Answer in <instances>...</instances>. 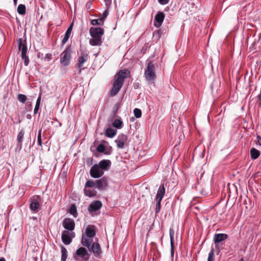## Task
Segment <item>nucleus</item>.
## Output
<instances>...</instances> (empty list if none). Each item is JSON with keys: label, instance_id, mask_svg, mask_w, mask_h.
Returning <instances> with one entry per match:
<instances>
[{"label": "nucleus", "instance_id": "41", "mask_svg": "<svg viewBox=\"0 0 261 261\" xmlns=\"http://www.w3.org/2000/svg\"><path fill=\"white\" fill-rule=\"evenodd\" d=\"M158 2L161 5H164L168 4L169 0H158Z\"/></svg>", "mask_w": 261, "mask_h": 261}, {"label": "nucleus", "instance_id": "9", "mask_svg": "<svg viewBox=\"0 0 261 261\" xmlns=\"http://www.w3.org/2000/svg\"><path fill=\"white\" fill-rule=\"evenodd\" d=\"M71 49L69 48H67L62 52L60 59V63L62 65L67 66L69 64L71 58Z\"/></svg>", "mask_w": 261, "mask_h": 261}, {"label": "nucleus", "instance_id": "34", "mask_svg": "<svg viewBox=\"0 0 261 261\" xmlns=\"http://www.w3.org/2000/svg\"><path fill=\"white\" fill-rule=\"evenodd\" d=\"M17 99L18 101L22 103H25L27 99V96L22 94H19L17 95Z\"/></svg>", "mask_w": 261, "mask_h": 261}, {"label": "nucleus", "instance_id": "45", "mask_svg": "<svg viewBox=\"0 0 261 261\" xmlns=\"http://www.w3.org/2000/svg\"><path fill=\"white\" fill-rule=\"evenodd\" d=\"M258 98L259 100L260 101V102L259 104V107H260V109H261V90H260V94L258 96Z\"/></svg>", "mask_w": 261, "mask_h": 261}, {"label": "nucleus", "instance_id": "47", "mask_svg": "<svg viewBox=\"0 0 261 261\" xmlns=\"http://www.w3.org/2000/svg\"><path fill=\"white\" fill-rule=\"evenodd\" d=\"M239 261H244L243 258H241Z\"/></svg>", "mask_w": 261, "mask_h": 261}, {"label": "nucleus", "instance_id": "18", "mask_svg": "<svg viewBox=\"0 0 261 261\" xmlns=\"http://www.w3.org/2000/svg\"><path fill=\"white\" fill-rule=\"evenodd\" d=\"M17 44L19 50L21 51V55L26 54L28 51V47L25 41L21 38H19L17 40Z\"/></svg>", "mask_w": 261, "mask_h": 261}, {"label": "nucleus", "instance_id": "7", "mask_svg": "<svg viewBox=\"0 0 261 261\" xmlns=\"http://www.w3.org/2000/svg\"><path fill=\"white\" fill-rule=\"evenodd\" d=\"M89 58L88 54L85 50H81L77 58V62L76 66L79 70V73L81 74L82 70L84 68L83 65L86 62Z\"/></svg>", "mask_w": 261, "mask_h": 261}, {"label": "nucleus", "instance_id": "2", "mask_svg": "<svg viewBox=\"0 0 261 261\" xmlns=\"http://www.w3.org/2000/svg\"><path fill=\"white\" fill-rule=\"evenodd\" d=\"M89 33L92 39L89 40V44L92 46H100L102 43V36L104 34V30L101 28L91 27Z\"/></svg>", "mask_w": 261, "mask_h": 261}, {"label": "nucleus", "instance_id": "14", "mask_svg": "<svg viewBox=\"0 0 261 261\" xmlns=\"http://www.w3.org/2000/svg\"><path fill=\"white\" fill-rule=\"evenodd\" d=\"M95 188L100 190H105L108 187V181L106 177L103 176L95 181Z\"/></svg>", "mask_w": 261, "mask_h": 261}, {"label": "nucleus", "instance_id": "15", "mask_svg": "<svg viewBox=\"0 0 261 261\" xmlns=\"http://www.w3.org/2000/svg\"><path fill=\"white\" fill-rule=\"evenodd\" d=\"M63 226L67 231H73L75 228V223L73 220L70 218H65L63 222Z\"/></svg>", "mask_w": 261, "mask_h": 261}, {"label": "nucleus", "instance_id": "12", "mask_svg": "<svg viewBox=\"0 0 261 261\" xmlns=\"http://www.w3.org/2000/svg\"><path fill=\"white\" fill-rule=\"evenodd\" d=\"M87 247L89 251L93 253L96 257L100 256L102 253L101 247L98 242L90 244L89 246Z\"/></svg>", "mask_w": 261, "mask_h": 261}, {"label": "nucleus", "instance_id": "50", "mask_svg": "<svg viewBox=\"0 0 261 261\" xmlns=\"http://www.w3.org/2000/svg\"><path fill=\"white\" fill-rule=\"evenodd\" d=\"M16 1H17V0H14V2L15 3H16Z\"/></svg>", "mask_w": 261, "mask_h": 261}, {"label": "nucleus", "instance_id": "11", "mask_svg": "<svg viewBox=\"0 0 261 261\" xmlns=\"http://www.w3.org/2000/svg\"><path fill=\"white\" fill-rule=\"evenodd\" d=\"M41 203V199L40 196H33L31 199L30 208L34 213L38 211Z\"/></svg>", "mask_w": 261, "mask_h": 261}, {"label": "nucleus", "instance_id": "8", "mask_svg": "<svg viewBox=\"0 0 261 261\" xmlns=\"http://www.w3.org/2000/svg\"><path fill=\"white\" fill-rule=\"evenodd\" d=\"M75 236V232L72 231L63 230L62 233L61 239L62 242L66 245H69Z\"/></svg>", "mask_w": 261, "mask_h": 261}, {"label": "nucleus", "instance_id": "26", "mask_svg": "<svg viewBox=\"0 0 261 261\" xmlns=\"http://www.w3.org/2000/svg\"><path fill=\"white\" fill-rule=\"evenodd\" d=\"M260 151L257 149L252 148L250 150L251 158L253 160H256L260 155Z\"/></svg>", "mask_w": 261, "mask_h": 261}, {"label": "nucleus", "instance_id": "39", "mask_svg": "<svg viewBox=\"0 0 261 261\" xmlns=\"http://www.w3.org/2000/svg\"><path fill=\"white\" fill-rule=\"evenodd\" d=\"M37 143L40 146H42L41 130H40L38 132V135L37 136Z\"/></svg>", "mask_w": 261, "mask_h": 261}, {"label": "nucleus", "instance_id": "6", "mask_svg": "<svg viewBox=\"0 0 261 261\" xmlns=\"http://www.w3.org/2000/svg\"><path fill=\"white\" fill-rule=\"evenodd\" d=\"M74 258L75 261H88L89 254L86 249L84 247H80L76 251Z\"/></svg>", "mask_w": 261, "mask_h": 261}, {"label": "nucleus", "instance_id": "44", "mask_svg": "<svg viewBox=\"0 0 261 261\" xmlns=\"http://www.w3.org/2000/svg\"><path fill=\"white\" fill-rule=\"evenodd\" d=\"M92 2L89 1V2H88L86 4V7L87 9H89L91 8V6H92Z\"/></svg>", "mask_w": 261, "mask_h": 261}, {"label": "nucleus", "instance_id": "28", "mask_svg": "<svg viewBox=\"0 0 261 261\" xmlns=\"http://www.w3.org/2000/svg\"><path fill=\"white\" fill-rule=\"evenodd\" d=\"M69 213L74 217L77 216V210L75 205L71 204L69 208Z\"/></svg>", "mask_w": 261, "mask_h": 261}, {"label": "nucleus", "instance_id": "40", "mask_svg": "<svg viewBox=\"0 0 261 261\" xmlns=\"http://www.w3.org/2000/svg\"><path fill=\"white\" fill-rule=\"evenodd\" d=\"M53 58V56L51 54H47L45 55L44 59L47 61H50Z\"/></svg>", "mask_w": 261, "mask_h": 261}, {"label": "nucleus", "instance_id": "23", "mask_svg": "<svg viewBox=\"0 0 261 261\" xmlns=\"http://www.w3.org/2000/svg\"><path fill=\"white\" fill-rule=\"evenodd\" d=\"M111 163V161L109 160H103L100 161L97 165L102 171H104L110 166Z\"/></svg>", "mask_w": 261, "mask_h": 261}, {"label": "nucleus", "instance_id": "37", "mask_svg": "<svg viewBox=\"0 0 261 261\" xmlns=\"http://www.w3.org/2000/svg\"><path fill=\"white\" fill-rule=\"evenodd\" d=\"M207 261H214V249L213 248L208 253Z\"/></svg>", "mask_w": 261, "mask_h": 261}, {"label": "nucleus", "instance_id": "19", "mask_svg": "<svg viewBox=\"0 0 261 261\" xmlns=\"http://www.w3.org/2000/svg\"><path fill=\"white\" fill-rule=\"evenodd\" d=\"M95 226L93 225H88L85 229V232H83L82 234H84L86 236H89L94 237L96 234Z\"/></svg>", "mask_w": 261, "mask_h": 261}, {"label": "nucleus", "instance_id": "27", "mask_svg": "<svg viewBox=\"0 0 261 261\" xmlns=\"http://www.w3.org/2000/svg\"><path fill=\"white\" fill-rule=\"evenodd\" d=\"M112 125L113 127L117 129H120L123 126V122L122 121L120 118L116 119L114 120L113 122L112 123Z\"/></svg>", "mask_w": 261, "mask_h": 261}, {"label": "nucleus", "instance_id": "51", "mask_svg": "<svg viewBox=\"0 0 261 261\" xmlns=\"http://www.w3.org/2000/svg\"><path fill=\"white\" fill-rule=\"evenodd\" d=\"M54 120L57 121V119L56 118L54 119Z\"/></svg>", "mask_w": 261, "mask_h": 261}, {"label": "nucleus", "instance_id": "30", "mask_svg": "<svg viewBox=\"0 0 261 261\" xmlns=\"http://www.w3.org/2000/svg\"><path fill=\"white\" fill-rule=\"evenodd\" d=\"M104 21H103V18H99L97 19H92L91 21V23L93 25H103Z\"/></svg>", "mask_w": 261, "mask_h": 261}, {"label": "nucleus", "instance_id": "21", "mask_svg": "<svg viewBox=\"0 0 261 261\" xmlns=\"http://www.w3.org/2000/svg\"><path fill=\"white\" fill-rule=\"evenodd\" d=\"M73 25V22L71 23L69 25V26L68 27L67 30H66L65 35H64V37L62 40V43L63 45L65 44L68 40V39L71 35V34Z\"/></svg>", "mask_w": 261, "mask_h": 261}, {"label": "nucleus", "instance_id": "31", "mask_svg": "<svg viewBox=\"0 0 261 261\" xmlns=\"http://www.w3.org/2000/svg\"><path fill=\"white\" fill-rule=\"evenodd\" d=\"M25 6L24 5L20 4L17 7V12L19 14L23 15L25 13Z\"/></svg>", "mask_w": 261, "mask_h": 261}, {"label": "nucleus", "instance_id": "24", "mask_svg": "<svg viewBox=\"0 0 261 261\" xmlns=\"http://www.w3.org/2000/svg\"><path fill=\"white\" fill-rule=\"evenodd\" d=\"M169 235L170 239V245H171V254L172 255L174 254V231L173 228H170Z\"/></svg>", "mask_w": 261, "mask_h": 261}, {"label": "nucleus", "instance_id": "43", "mask_svg": "<svg viewBox=\"0 0 261 261\" xmlns=\"http://www.w3.org/2000/svg\"><path fill=\"white\" fill-rule=\"evenodd\" d=\"M256 139V144L261 146V137L259 136H257Z\"/></svg>", "mask_w": 261, "mask_h": 261}, {"label": "nucleus", "instance_id": "33", "mask_svg": "<svg viewBox=\"0 0 261 261\" xmlns=\"http://www.w3.org/2000/svg\"><path fill=\"white\" fill-rule=\"evenodd\" d=\"M24 134V130L23 129H21L20 130L17 135V140L18 143H19L20 144H21L22 142Z\"/></svg>", "mask_w": 261, "mask_h": 261}, {"label": "nucleus", "instance_id": "38", "mask_svg": "<svg viewBox=\"0 0 261 261\" xmlns=\"http://www.w3.org/2000/svg\"><path fill=\"white\" fill-rule=\"evenodd\" d=\"M96 149L98 152L102 153L105 152L106 150V147L104 145L100 144L97 146Z\"/></svg>", "mask_w": 261, "mask_h": 261}, {"label": "nucleus", "instance_id": "46", "mask_svg": "<svg viewBox=\"0 0 261 261\" xmlns=\"http://www.w3.org/2000/svg\"><path fill=\"white\" fill-rule=\"evenodd\" d=\"M0 261H6L4 257L0 258Z\"/></svg>", "mask_w": 261, "mask_h": 261}, {"label": "nucleus", "instance_id": "13", "mask_svg": "<svg viewBox=\"0 0 261 261\" xmlns=\"http://www.w3.org/2000/svg\"><path fill=\"white\" fill-rule=\"evenodd\" d=\"M103 174L104 171H102L96 164L93 165L90 170V176L94 178L101 177Z\"/></svg>", "mask_w": 261, "mask_h": 261}, {"label": "nucleus", "instance_id": "20", "mask_svg": "<svg viewBox=\"0 0 261 261\" xmlns=\"http://www.w3.org/2000/svg\"><path fill=\"white\" fill-rule=\"evenodd\" d=\"M93 242V238L82 234L81 243L85 247H89Z\"/></svg>", "mask_w": 261, "mask_h": 261}, {"label": "nucleus", "instance_id": "32", "mask_svg": "<svg viewBox=\"0 0 261 261\" xmlns=\"http://www.w3.org/2000/svg\"><path fill=\"white\" fill-rule=\"evenodd\" d=\"M40 102H41V95H40L39 96V97H38L37 101H36L35 107L34 111L35 114H36L38 113V110H39Z\"/></svg>", "mask_w": 261, "mask_h": 261}, {"label": "nucleus", "instance_id": "4", "mask_svg": "<svg viewBox=\"0 0 261 261\" xmlns=\"http://www.w3.org/2000/svg\"><path fill=\"white\" fill-rule=\"evenodd\" d=\"M95 182L93 180H88L85 185L84 194L86 196L93 197L96 195L97 192L95 189Z\"/></svg>", "mask_w": 261, "mask_h": 261}, {"label": "nucleus", "instance_id": "35", "mask_svg": "<svg viewBox=\"0 0 261 261\" xmlns=\"http://www.w3.org/2000/svg\"><path fill=\"white\" fill-rule=\"evenodd\" d=\"M22 60H24V64L25 66H28L30 62L29 58L26 54L21 55Z\"/></svg>", "mask_w": 261, "mask_h": 261}, {"label": "nucleus", "instance_id": "36", "mask_svg": "<svg viewBox=\"0 0 261 261\" xmlns=\"http://www.w3.org/2000/svg\"><path fill=\"white\" fill-rule=\"evenodd\" d=\"M134 115L137 118H139L141 117L142 116V112H141V110L139 109H138V108H135L134 110Z\"/></svg>", "mask_w": 261, "mask_h": 261}, {"label": "nucleus", "instance_id": "25", "mask_svg": "<svg viewBox=\"0 0 261 261\" xmlns=\"http://www.w3.org/2000/svg\"><path fill=\"white\" fill-rule=\"evenodd\" d=\"M117 133V130L111 128H108L106 129L105 135L107 137L112 138L114 137Z\"/></svg>", "mask_w": 261, "mask_h": 261}, {"label": "nucleus", "instance_id": "3", "mask_svg": "<svg viewBox=\"0 0 261 261\" xmlns=\"http://www.w3.org/2000/svg\"><path fill=\"white\" fill-rule=\"evenodd\" d=\"M144 77L147 81L153 83L156 79L154 64L149 61L144 72Z\"/></svg>", "mask_w": 261, "mask_h": 261}, {"label": "nucleus", "instance_id": "1", "mask_svg": "<svg viewBox=\"0 0 261 261\" xmlns=\"http://www.w3.org/2000/svg\"><path fill=\"white\" fill-rule=\"evenodd\" d=\"M130 74L127 69L120 70L115 75L113 87L111 90L110 94L112 96L115 95L121 88L124 81Z\"/></svg>", "mask_w": 261, "mask_h": 261}, {"label": "nucleus", "instance_id": "17", "mask_svg": "<svg viewBox=\"0 0 261 261\" xmlns=\"http://www.w3.org/2000/svg\"><path fill=\"white\" fill-rule=\"evenodd\" d=\"M164 18L165 15L164 13L161 11L158 12L154 17V25L157 28H160L164 21Z\"/></svg>", "mask_w": 261, "mask_h": 261}, {"label": "nucleus", "instance_id": "49", "mask_svg": "<svg viewBox=\"0 0 261 261\" xmlns=\"http://www.w3.org/2000/svg\"><path fill=\"white\" fill-rule=\"evenodd\" d=\"M105 154H110V153H109V152H105Z\"/></svg>", "mask_w": 261, "mask_h": 261}, {"label": "nucleus", "instance_id": "48", "mask_svg": "<svg viewBox=\"0 0 261 261\" xmlns=\"http://www.w3.org/2000/svg\"><path fill=\"white\" fill-rule=\"evenodd\" d=\"M27 117L28 118H30L31 117V116L30 115H28Z\"/></svg>", "mask_w": 261, "mask_h": 261}, {"label": "nucleus", "instance_id": "22", "mask_svg": "<svg viewBox=\"0 0 261 261\" xmlns=\"http://www.w3.org/2000/svg\"><path fill=\"white\" fill-rule=\"evenodd\" d=\"M227 235L225 233H217L214 236V241L215 243H220L227 238Z\"/></svg>", "mask_w": 261, "mask_h": 261}, {"label": "nucleus", "instance_id": "10", "mask_svg": "<svg viewBox=\"0 0 261 261\" xmlns=\"http://www.w3.org/2000/svg\"><path fill=\"white\" fill-rule=\"evenodd\" d=\"M102 206V202L99 200L92 201L88 207V211L91 215H96V213L99 210Z\"/></svg>", "mask_w": 261, "mask_h": 261}, {"label": "nucleus", "instance_id": "52", "mask_svg": "<svg viewBox=\"0 0 261 261\" xmlns=\"http://www.w3.org/2000/svg\"><path fill=\"white\" fill-rule=\"evenodd\" d=\"M59 125H60V126H61V123H59Z\"/></svg>", "mask_w": 261, "mask_h": 261}, {"label": "nucleus", "instance_id": "16", "mask_svg": "<svg viewBox=\"0 0 261 261\" xmlns=\"http://www.w3.org/2000/svg\"><path fill=\"white\" fill-rule=\"evenodd\" d=\"M127 140V136L124 134L119 135L115 140L117 146L119 148H123Z\"/></svg>", "mask_w": 261, "mask_h": 261}, {"label": "nucleus", "instance_id": "29", "mask_svg": "<svg viewBox=\"0 0 261 261\" xmlns=\"http://www.w3.org/2000/svg\"><path fill=\"white\" fill-rule=\"evenodd\" d=\"M61 261H66V259L67 257V251L66 249L63 246H62L61 247Z\"/></svg>", "mask_w": 261, "mask_h": 261}, {"label": "nucleus", "instance_id": "5", "mask_svg": "<svg viewBox=\"0 0 261 261\" xmlns=\"http://www.w3.org/2000/svg\"><path fill=\"white\" fill-rule=\"evenodd\" d=\"M165 194V187L164 184L160 186L155 196L156 204L155 206V213H158L161 210V202Z\"/></svg>", "mask_w": 261, "mask_h": 261}, {"label": "nucleus", "instance_id": "42", "mask_svg": "<svg viewBox=\"0 0 261 261\" xmlns=\"http://www.w3.org/2000/svg\"><path fill=\"white\" fill-rule=\"evenodd\" d=\"M109 14V12L107 10H105L103 14H102V17L101 18H103V21H104L105 19L108 16Z\"/></svg>", "mask_w": 261, "mask_h": 261}]
</instances>
